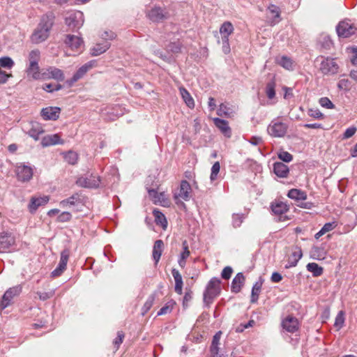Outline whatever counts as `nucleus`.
<instances>
[{"mask_svg":"<svg viewBox=\"0 0 357 357\" xmlns=\"http://www.w3.org/2000/svg\"><path fill=\"white\" fill-rule=\"evenodd\" d=\"M15 172L17 179L22 182H27L33 176L32 167L22 163L16 167Z\"/></svg>","mask_w":357,"mask_h":357,"instance_id":"nucleus-10","label":"nucleus"},{"mask_svg":"<svg viewBox=\"0 0 357 357\" xmlns=\"http://www.w3.org/2000/svg\"><path fill=\"white\" fill-rule=\"evenodd\" d=\"M228 110L229 109L227 108V107L225 104L222 103L219 106V108L217 111V114L218 116H227L229 115Z\"/></svg>","mask_w":357,"mask_h":357,"instance_id":"nucleus-58","label":"nucleus"},{"mask_svg":"<svg viewBox=\"0 0 357 357\" xmlns=\"http://www.w3.org/2000/svg\"><path fill=\"white\" fill-rule=\"evenodd\" d=\"M179 91H180L181 96L183 101L185 102V103L187 105V106L191 109L194 108V107H195L194 100H193L192 97L191 96V95L190 94V93L188 91V90L183 87H181V88H179Z\"/></svg>","mask_w":357,"mask_h":357,"instance_id":"nucleus-33","label":"nucleus"},{"mask_svg":"<svg viewBox=\"0 0 357 357\" xmlns=\"http://www.w3.org/2000/svg\"><path fill=\"white\" fill-rule=\"evenodd\" d=\"M337 226L335 222H327L321 228L325 233L332 231Z\"/></svg>","mask_w":357,"mask_h":357,"instance_id":"nucleus-64","label":"nucleus"},{"mask_svg":"<svg viewBox=\"0 0 357 357\" xmlns=\"http://www.w3.org/2000/svg\"><path fill=\"white\" fill-rule=\"evenodd\" d=\"M287 196L296 201H304L307 199V193L300 189L293 188L289 190Z\"/></svg>","mask_w":357,"mask_h":357,"instance_id":"nucleus-28","label":"nucleus"},{"mask_svg":"<svg viewBox=\"0 0 357 357\" xmlns=\"http://www.w3.org/2000/svg\"><path fill=\"white\" fill-rule=\"evenodd\" d=\"M288 130V126L278 117L273 119L267 127V132L273 137H283Z\"/></svg>","mask_w":357,"mask_h":357,"instance_id":"nucleus-4","label":"nucleus"},{"mask_svg":"<svg viewBox=\"0 0 357 357\" xmlns=\"http://www.w3.org/2000/svg\"><path fill=\"white\" fill-rule=\"evenodd\" d=\"M70 257V250L65 249L61 252L59 263L67 266V263Z\"/></svg>","mask_w":357,"mask_h":357,"instance_id":"nucleus-50","label":"nucleus"},{"mask_svg":"<svg viewBox=\"0 0 357 357\" xmlns=\"http://www.w3.org/2000/svg\"><path fill=\"white\" fill-rule=\"evenodd\" d=\"M65 160L70 165H75L78 160V154L76 152L70 151L64 155Z\"/></svg>","mask_w":357,"mask_h":357,"instance_id":"nucleus-41","label":"nucleus"},{"mask_svg":"<svg viewBox=\"0 0 357 357\" xmlns=\"http://www.w3.org/2000/svg\"><path fill=\"white\" fill-rule=\"evenodd\" d=\"M326 251L323 247H314L310 251V257L316 260H323L326 258Z\"/></svg>","mask_w":357,"mask_h":357,"instance_id":"nucleus-31","label":"nucleus"},{"mask_svg":"<svg viewBox=\"0 0 357 357\" xmlns=\"http://www.w3.org/2000/svg\"><path fill=\"white\" fill-rule=\"evenodd\" d=\"M167 49L173 53H178L181 50V45L180 42L172 43L168 45Z\"/></svg>","mask_w":357,"mask_h":357,"instance_id":"nucleus-51","label":"nucleus"},{"mask_svg":"<svg viewBox=\"0 0 357 357\" xmlns=\"http://www.w3.org/2000/svg\"><path fill=\"white\" fill-rule=\"evenodd\" d=\"M275 86L276 84L274 80H271L266 84L265 93L267 98L271 101L275 98Z\"/></svg>","mask_w":357,"mask_h":357,"instance_id":"nucleus-35","label":"nucleus"},{"mask_svg":"<svg viewBox=\"0 0 357 357\" xmlns=\"http://www.w3.org/2000/svg\"><path fill=\"white\" fill-rule=\"evenodd\" d=\"M155 297H156V294L155 293L151 294L148 297L146 301L144 304L142 309L143 315H144L146 313H147L148 311L151 308V307L153 305Z\"/></svg>","mask_w":357,"mask_h":357,"instance_id":"nucleus-40","label":"nucleus"},{"mask_svg":"<svg viewBox=\"0 0 357 357\" xmlns=\"http://www.w3.org/2000/svg\"><path fill=\"white\" fill-rule=\"evenodd\" d=\"M54 291L48 292H37V294L41 301H46L54 296Z\"/></svg>","mask_w":357,"mask_h":357,"instance_id":"nucleus-57","label":"nucleus"},{"mask_svg":"<svg viewBox=\"0 0 357 357\" xmlns=\"http://www.w3.org/2000/svg\"><path fill=\"white\" fill-rule=\"evenodd\" d=\"M50 200L49 196H43L39 197H31L30 202L29 204L28 208L29 211L31 213H33L36 211L39 206H44Z\"/></svg>","mask_w":357,"mask_h":357,"instance_id":"nucleus-14","label":"nucleus"},{"mask_svg":"<svg viewBox=\"0 0 357 357\" xmlns=\"http://www.w3.org/2000/svg\"><path fill=\"white\" fill-rule=\"evenodd\" d=\"M245 283V277L242 273H238L234 277L231 284L232 292L238 293Z\"/></svg>","mask_w":357,"mask_h":357,"instance_id":"nucleus-20","label":"nucleus"},{"mask_svg":"<svg viewBox=\"0 0 357 357\" xmlns=\"http://www.w3.org/2000/svg\"><path fill=\"white\" fill-rule=\"evenodd\" d=\"M175 305L176 302L174 300L167 301L165 305L158 312V316L170 313Z\"/></svg>","mask_w":357,"mask_h":357,"instance_id":"nucleus-38","label":"nucleus"},{"mask_svg":"<svg viewBox=\"0 0 357 357\" xmlns=\"http://www.w3.org/2000/svg\"><path fill=\"white\" fill-rule=\"evenodd\" d=\"M321 60L319 70L325 75H333L338 73L339 65L335 59L329 56H321L317 58Z\"/></svg>","mask_w":357,"mask_h":357,"instance_id":"nucleus-3","label":"nucleus"},{"mask_svg":"<svg viewBox=\"0 0 357 357\" xmlns=\"http://www.w3.org/2000/svg\"><path fill=\"white\" fill-rule=\"evenodd\" d=\"M71 214L69 212H63L58 217V220L61 222L69 221L71 219Z\"/></svg>","mask_w":357,"mask_h":357,"instance_id":"nucleus-63","label":"nucleus"},{"mask_svg":"<svg viewBox=\"0 0 357 357\" xmlns=\"http://www.w3.org/2000/svg\"><path fill=\"white\" fill-rule=\"evenodd\" d=\"M96 65V61L91 60L83 66H82L73 75V76L68 80H67V84L71 86L79 79L82 78L86 73Z\"/></svg>","mask_w":357,"mask_h":357,"instance_id":"nucleus-9","label":"nucleus"},{"mask_svg":"<svg viewBox=\"0 0 357 357\" xmlns=\"http://www.w3.org/2000/svg\"><path fill=\"white\" fill-rule=\"evenodd\" d=\"M273 172L278 177L287 178L289 169L287 165L282 162H276L273 165Z\"/></svg>","mask_w":357,"mask_h":357,"instance_id":"nucleus-21","label":"nucleus"},{"mask_svg":"<svg viewBox=\"0 0 357 357\" xmlns=\"http://www.w3.org/2000/svg\"><path fill=\"white\" fill-rule=\"evenodd\" d=\"M271 210L275 215H282L289 211V206L283 202L275 201L271 204Z\"/></svg>","mask_w":357,"mask_h":357,"instance_id":"nucleus-24","label":"nucleus"},{"mask_svg":"<svg viewBox=\"0 0 357 357\" xmlns=\"http://www.w3.org/2000/svg\"><path fill=\"white\" fill-rule=\"evenodd\" d=\"M234 26L230 22H225L220 28V33L222 36V40H225L227 42V40L229 39V36L234 31Z\"/></svg>","mask_w":357,"mask_h":357,"instance_id":"nucleus-26","label":"nucleus"},{"mask_svg":"<svg viewBox=\"0 0 357 357\" xmlns=\"http://www.w3.org/2000/svg\"><path fill=\"white\" fill-rule=\"evenodd\" d=\"M26 73L28 76H31L34 79H38L40 77V73L39 72V66L38 63L36 64H29V66L26 69Z\"/></svg>","mask_w":357,"mask_h":357,"instance_id":"nucleus-37","label":"nucleus"},{"mask_svg":"<svg viewBox=\"0 0 357 357\" xmlns=\"http://www.w3.org/2000/svg\"><path fill=\"white\" fill-rule=\"evenodd\" d=\"M65 44L68 46L72 50L81 51L83 48L84 41L81 37L68 34L66 36L64 40Z\"/></svg>","mask_w":357,"mask_h":357,"instance_id":"nucleus-12","label":"nucleus"},{"mask_svg":"<svg viewBox=\"0 0 357 357\" xmlns=\"http://www.w3.org/2000/svg\"><path fill=\"white\" fill-rule=\"evenodd\" d=\"M275 62L287 70H293L295 66L294 61L287 56H277L275 58Z\"/></svg>","mask_w":357,"mask_h":357,"instance_id":"nucleus-19","label":"nucleus"},{"mask_svg":"<svg viewBox=\"0 0 357 357\" xmlns=\"http://www.w3.org/2000/svg\"><path fill=\"white\" fill-rule=\"evenodd\" d=\"M101 38L106 41L107 40H113L116 38V33L112 31H105L101 34Z\"/></svg>","mask_w":357,"mask_h":357,"instance_id":"nucleus-59","label":"nucleus"},{"mask_svg":"<svg viewBox=\"0 0 357 357\" xmlns=\"http://www.w3.org/2000/svg\"><path fill=\"white\" fill-rule=\"evenodd\" d=\"M233 273V269L231 266H226L223 268L221 273V277L224 280H229Z\"/></svg>","mask_w":357,"mask_h":357,"instance_id":"nucleus-53","label":"nucleus"},{"mask_svg":"<svg viewBox=\"0 0 357 357\" xmlns=\"http://www.w3.org/2000/svg\"><path fill=\"white\" fill-rule=\"evenodd\" d=\"M319 103L321 107L326 109H333L335 107L334 104L327 97L321 98L319 100Z\"/></svg>","mask_w":357,"mask_h":357,"instance_id":"nucleus-46","label":"nucleus"},{"mask_svg":"<svg viewBox=\"0 0 357 357\" xmlns=\"http://www.w3.org/2000/svg\"><path fill=\"white\" fill-rule=\"evenodd\" d=\"M153 215L155 218L156 225L161 226L162 229H165L167 227V221L165 215L158 209H154L153 211Z\"/></svg>","mask_w":357,"mask_h":357,"instance_id":"nucleus-32","label":"nucleus"},{"mask_svg":"<svg viewBox=\"0 0 357 357\" xmlns=\"http://www.w3.org/2000/svg\"><path fill=\"white\" fill-rule=\"evenodd\" d=\"M54 18V15L52 12L42 16L38 26L31 36L32 43L38 44L47 39L53 26Z\"/></svg>","mask_w":357,"mask_h":357,"instance_id":"nucleus-1","label":"nucleus"},{"mask_svg":"<svg viewBox=\"0 0 357 357\" xmlns=\"http://www.w3.org/2000/svg\"><path fill=\"white\" fill-rule=\"evenodd\" d=\"M79 199L77 194L73 195L66 199H63L60 202L62 207H66L68 205H75V203Z\"/></svg>","mask_w":357,"mask_h":357,"instance_id":"nucleus-44","label":"nucleus"},{"mask_svg":"<svg viewBox=\"0 0 357 357\" xmlns=\"http://www.w3.org/2000/svg\"><path fill=\"white\" fill-rule=\"evenodd\" d=\"M149 195L151 197L155 203H159L163 206L167 202V199L164 192L158 193L156 190L151 189L148 190Z\"/></svg>","mask_w":357,"mask_h":357,"instance_id":"nucleus-30","label":"nucleus"},{"mask_svg":"<svg viewBox=\"0 0 357 357\" xmlns=\"http://www.w3.org/2000/svg\"><path fill=\"white\" fill-rule=\"evenodd\" d=\"M220 165L219 162H215L211 167V172L210 176V179L211 181L216 180L218 174L220 172Z\"/></svg>","mask_w":357,"mask_h":357,"instance_id":"nucleus-45","label":"nucleus"},{"mask_svg":"<svg viewBox=\"0 0 357 357\" xmlns=\"http://www.w3.org/2000/svg\"><path fill=\"white\" fill-rule=\"evenodd\" d=\"M15 238L9 231H3L0 234V252H6L15 245Z\"/></svg>","mask_w":357,"mask_h":357,"instance_id":"nucleus-11","label":"nucleus"},{"mask_svg":"<svg viewBox=\"0 0 357 357\" xmlns=\"http://www.w3.org/2000/svg\"><path fill=\"white\" fill-rule=\"evenodd\" d=\"M190 192L191 186L190 183L187 181L183 180L181 181L179 192L174 195V199H177L181 198L185 201H188L190 199Z\"/></svg>","mask_w":357,"mask_h":357,"instance_id":"nucleus-15","label":"nucleus"},{"mask_svg":"<svg viewBox=\"0 0 357 357\" xmlns=\"http://www.w3.org/2000/svg\"><path fill=\"white\" fill-rule=\"evenodd\" d=\"M302 256L303 253L301 248H296L289 256L287 264L285 265V268L295 267Z\"/></svg>","mask_w":357,"mask_h":357,"instance_id":"nucleus-18","label":"nucleus"},{"mask_svg":"<svg viewBox=\"0 0 357 357\" xmlns=\"http://www.w3.org/2000/svg\"><path fill=\"white\" fill-rule=\"evenodd\" d=\"M344 321V314L341 311L338 313L335 318V326L337 327H342Z\"/></svg>","mask_w":357,"mask_h":357,"instance_id":"nucleus-60","label":"nucleus"},{"mask_svg":"<svg viewBox=\"0 0 357 357\" xmlns=\"http://www.w3.org/2000/svg\"><path fill=\"white\" fill-rule=\"evenodd\" d=\"M278 158L285 162H289L293 159L292 155L284 151H282L278 153Z\"/></svg>","mask_w":357,"mask_h":357,"instance_id":"nucleus-49","label":"nucleus"},{"mask_svg":"<svg viewBox=\"0 0 357 357\" xmlns=\"http://www.w3.org/2000/svg\"><path fill=\"white\" fill-rule=\"evenodd\" d=\"M243 222V217L238 214L234 215L232 218V224L234 227H238Z\"/></svg>","mask_w":357,"mask_h":357,"instance_id":"nucleus-61","label":"nucleus"},{"mask_svg":"<svg viewBox=\"0 0 357 357\" xmlns=\"http://www.w3.org/2000/svg\"><path fill=\"white\" fill-rule=\"evenodd\" d=\"M61 112L58 107H49L42 109L41 116L45 120H56Z\"/></svg>","mask_w":357,"mask_h":357,"instance_id":"nucleus-16","label":"nucleus"},{"mask_svg":"<svg viewBox=\"0 0 357 357\" xmlns=\"http://www.w3.org/2000/svg\"><path fill=\"white\" fill-rule=\"evenodd\" d=\"M22 291V287L17 285L13 287L9 288L3 295L0 301V310H2L9 306L11 303L13 298L18 295Z\"/></svg>","mask_w":357,"mask_h":357,"instance_id":"nucleus-8","label":"nucleus"},{"mask_svg":"<svg viewBox=\"0 0 357 357\" xmlns=\"http://www.w3.org/2000/svg\"><path fill=\"white\" fill-rule=\"evenodd\" d=\"M307 114L310 116L317 119H324V114L318 109H309L307 111Z\"/></svg>","mask_w":357,"mask_h":357,"instance_id":"nucleus-48","label":"nucleus"},{"mask_svg":"<svg viewBox=\"0 0 357 357\" xmlns=\"http://www.w3.org/2000/svg\"><path fill=\"white\" fill-rule=\"evenodd\" d=\"M13 60L9 56H3L0 58V66L5 68L10 69L14 66Z\"/></svg>","mask_w":357,"mask_h":357,"instance_id":"nucleus-43","label":"nucleus"},{"mask_svg":"<svg viewBox=\"0 0 357 357\" xmlns=\"http://www.w3.org/2000/svg\"><path fill=\"white\" fill-rule=\"evenodd\" d=\"M337 86L340 89L348 90L350 87V82L347 79H342L338 82Z\"/></svg>","mask_w":357,"mask_h":357,"instance_id":"nucleus-54","label":"nucleus"},{"mask_svg":"<svg viewBox=\"0 0 357 357\" xmlns=\"http://www.w3.org/2000/svg\"><path fill=\"white\" fill-rule=\"evenodd\" d=\"M282 326L288 333H294L299 328V322L297 318L289 315L282 321Z\"/></svg>","mask_w":357,"mask_h":357,"instance_id":"nucleus-13","label":"nucleus"},{"mask_svg":"<svg viewBox=\"0 0 357 357\" xmlns=\"http://www.w3.org/2000/svg\"><path fill=\"white\" fill-rule=\"evenodd\" d=\"M220 283V280L215 277L212 278L208 282L204 292V303L207 307H209L214 298L220 294L221 291Z\"/></svg>","mask_w":357,"mask_h":357,"instance_id":"nucleus-2","label":"nucleus"},{"mask_svg":"<svg viewBox=\"0 0 357 357\" xmlns=\"http://www.w3.org/2000/svg\"><path fill=\"white\" fill-rule=\"evenodd\" d=\"M44 132V130L38 123H33L31 129L29 130V135L34 139L35 140H38L41 134Z\"/></svg>","mask_w":357,"mask_h":357,"instance_id":"nucleus-34","label":"nucleus"},{"mask_svg":"<svg viewBox=\"0 0 357 357\" xmlns=\"http://www.w3.org/2000/svg\"><path fill=\"white\" fill-rule=\"evenodd\" d=\"M109 47L110 43L108 41H105L102 43H98L91 48V54L94 56L100 55L105 52Z\"/></svg>","mask_w":357,"mask_h":357,"instance_id":"nucleus-29","label":"nucleus"},{"mask_svg":"<svg viewBox=\"0 0 357 357\" xmlns=\"http://www.w3.org/2000/svg\"><path fill=\"white\" fill-rule=\"evenodd\" d=\"M124 338V334L122 331H119L117 333V337L114 340V344L116 346V349H119L120 344L123 342V340Z\"/></svg>","mask_w":357,"mask_h":357,"instance_id":"nucleus-62","label":"nucleus"},{"mask_svg":"<svg viewBox=\"0 0 357 357\" xmlns=\"http://www.w3.org/2000/svg\"><path fill=\"white\" fill-rule=\"evenodd\" d=\"M183 245V252L180 255V257L183 259H187L190 256V251L188 249V245L186 241H184L182 243Z\"/></svg>","mask_w":357,"mask_h":357,"instance_id":"nucleus-55","label":"nucleus"},{"mask_svg":"<svg viewBox=\"0 0 357 357\" xmlns=\"http://www.w3.org/2000/svg\"><path fill=\"white\" fill-rule=\"evenodd\" d=\"M47 77L56 79L57 81H63L64 79V74L63 71L56 67L51 66L46 70Z\"/></svg>","mask_w":357,"mask_h":357,"instance_id":"nucleus-22","label":"nucleus"},{"mask_svg":"<svg viewBox=\"0 0 357 357\" xmlns=\"http://www.w3.org/2000/svg\"><path fill=\"white\" fill-rule=\"evenodd\" d=\"M214 124L217 128H218L220 131L227 137H230L231 135V129L228 125V122L225 120L214 118L213 119Z\"/></svg>","mask_w":357,"mask_h":357,"instance_id":"nucleus-25","label":"nucleus"},{"mask_svg":"<svg viewBox=\"0 0 357 357\" xmlns=\"http://www.w3.org/2000/svg\"><path fill=\"white\" fill-rule=\"evenodd\" d=\"M307 270L312 273L314 277H319L323 274L324 269L316 263H309L306 266Z\"/></svg>","mask_w":357,"mask_h":357,"instance_id":"nucleus-36","label":"nucleus"},{"mask_svg":"<svg viewBox=\"0 0 357 357\" xmlns=\"http://www.w3.org/2000/svg\"><path fill=\"white\" fill-rule=\"evenodd\" d=\"M43 89L47 92H52L54 91L60 90L61 89V84L54 85L52 84H45L43 86Z\"/></svg>","mask_w":357,"mask_h":357,"instance_id":"nucleus-52","label":"nucleus"},{"mask_svg":"<svg viewBox=\"0 0 357 357\" xmlns=\"http://www.w3.org/2000/svg\"><path fill=\"white\" fill-rule=\"evenodd\" d=\"M357 129L354 126L348 128L343 134V139H349L356 132Z\"/></svg>","mask_w":357,"mask_h":357,"instance_id":"nucleus-56","label":"nucleus"},{"mask_svg":"<svg viewBox=\"0 0 357 357\" xmlns=\"http://www.w3.org/2000/svg\"><path fill=\"white\" fill-rule=\"evenodd\" d=\"M148 17L153 22H158L166 17V13L161 8L155 7L149 12Z\"/></svg>","mask_w":357,"mask_h":357,"instance_id":"nucleus-23","label":"nucleus"},{"mask_svg":"<svg viewBox=\"0 0 357 357\" xmlns=\"http://www.w3.org/2000/svg\"><path fill=\"white\" fill-rule=\"evenodd\" d=\"M336 31L338 36L349 38L356 33L357 28L350 20H344L339 22Z\"/></svg>","mask_w":357,"mask_h":357,"instance_id":"nucleus-7","label":"nucleus"},{"mask_svg":"<svg viewBox=\"0 0 357 357\" xmlns=\"http://www.w3.org/2000/svg\"><path fill=\"white\" fill-rule=\"evenodd\" d=\"M262 284L257 282L252 287L251 293V302L256 303L259 298V295L261 291Z\"/></svg>","mask_w":357,"mask_h":357,"instance_id":"nucleus-39","label":"nucleus"},{"mask_svg":"<svg viewBox=\"0 0 357 357\" xmlns=\"http://www.w3.org/2000/svg\"><path fill=\"white\" fill-rule=\"evenodd\" d=\"M164 243L162 240H157L155 241L153 248V258L155 264L160 261L162 252L163 250Z\"/></svg>","mask_w":357,"mask_h":357,"instance_id":"nucleus-27","label":"nucleus"},{"mask_svg":"<svg viewBox=\"0 0 357 357\" xmlns=\"http://www.w3.org/2000/svg\"><path fill=\"white\" fill-rule=\"evenodd\" d=\"M63 144V141L61 139L58 134L47 135L43 137L41 140V144L43 147Z\"/></svg>","mask_w":357,"mask_h":357,"instance_id":"nucleus-17","label":"nucleus"},{"mask_svg":"<svg viewBox=\"0 0 357 357\" xmlns=\"http://www.w3.org/2000/svg\"><path fill=\"white\" fill-rule=\"evenodd\" d=\"M100 176L93 174H86L79 177L76 181V184L78 186L87 188H97L100 186Z\"/></svg>","mask_w":357,"mask_h":357,"instance_id":"nucleus-6","label":"nucleus"},{"mask_svg":"<svg viewBox=\"0 0 357 357\" xmlns=\"http://www.w3.org/2000/svg\"><path fill=\"white\" fill-rule=\"evenodd\" d=\"M40 57V52L38 50H31L29 54V64L38 63Z\"/></svg>","mask_w":357,"mask_h":357,"instance_id":"nucleus-42","label":"nucleus"},{"mask_svg":"<svg viewBox=\"0 0 357 357\" xmlns=\"http://www.w3.org/2000/svg\"><path fill=\"white\" fill-rule=\"evenodd\" d=\"M84 22V14L79 10L69 12L65 17V24L73 31L79 29L83 26Z\"/></svg>","mask_w":357,"mask_h":357,"instance_id":"nucleus-5","label":"nucleus"},{"mask_svg":"<svg viewBox=\"0 0 357 357\" xmlns=\"http://www.w3.org/2000/svg\"><path fill=\"white\" fill-rule=\"evenodd\" d=\"M66 266L64 264L59 263L58 266L52 272V276L53 278H56L60 276L63 271L66 269Z\"/></svg>","mask_w":357,"mask_h":357,"instance_id":"nucleus-47","label":"nucleus"}]
</instances>
